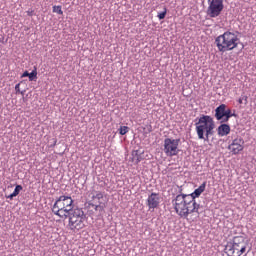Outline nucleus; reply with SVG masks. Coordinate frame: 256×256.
Listing matches in <instances>:
<instances>
[{"label":"nucleus","instance_id":"b1692460","mask_svg":"<svg viewBox=\"0 0 256 256\" xmlns=\"http://www.w3.org/2000/svg\"><path fill=\"white\" fill-rule=\"evenodd\" d=\"M119 131H120V135H127V133H129V127L128 126H121Z\"/></svg>","mask_w":256,"mask_h":256},{"label":"nucleus","instance_id":"5701e85b","mask_svg":"<svg viewBox=\"0 0 256 256\" xmlns=\"http://www.w3.org/2000/svg\"><path fill=\"white\" fill-rule=\"evenodd\" d=\"M166 16H167V8H164V11L159 12L157 15L160 21H162V19H165Z\"/></svg>","mask_w":256,"mask_h":256},{"label":"nucleus","instance_id":"a211bd4d","mask_svg":"<svg viewBox=\"0 0 256 256\" xmlns=\"http://www.w3.org/2000/svg\"><path fill=\"white\" fill-rule=\"evenodd\" d=\"M21 191H23V186H21L19 184L16 185L13 193L6 196V199H10V201H13V198L17 197V195H19V193H21Z\"/></svg>","mask_w":256,"mask_h":256},{"label":"nucleus","instance_id":"f257e3e1","mask_svg":"<svg viewBox=\"0 0 256 256\" xmlns=\"http://www.w3.org/2000/svg\"><path fill=\"white\" fill-rule=\"evenodd\" d=\"M215 45L220 53H227V51H233V49H237L239 45H241V49H245V45H243L241 40H239L237 34L231 31H226L216 37Z\"/></svg>","mask_w":256,"mask_h":256},{"label":"nucleus","instance_id":"f8f14e48","mask_svg":"<svg viewBox=\"0 0 256 256\" xmlns=\"http://www.w3.org/2000/svg\"><path fill=\"white\" fill-rule=\"evenodd\" d=\"M73 212V206L65 207V208H56L52 209V213H54L60 219H69L71 213Z\"/></svg>","mask_w":256,"mask_h":256},{"label":"nucleus","instance_id":"f03ea898","mask_svg":"<svg viewBox=\"0 0 256 256\" xmlns=\"http://www.w3.org/2000/svg\"><path fill=\"white\" fill-rule=\"evenodd\" d=\"M195 121L198 139L209 142V137L215 135V120L209 115L202 114Z\"/></svg>","mask_w":256,"mask_h":256},{"label":"nucleus","instance_id":"4468645a","mask_svg":"<svg viewBox=\"0 0 256 256\" xmlns=\"http://www.w3.org/2000/svg\"><path fill=\"white\" fill-rule=\"evenodd\" d=\"M217 133L219 137H226V135H229V133H231V126L223 122L220 126H218Z\"/></svg>","mask_w":256,"mask_h":256},{"label":"nucleus","instance_id":"a878e982","mask_svg":"<svg viewBox=\"0 0 256 256\" xmlns=\"http://www.w3.org/2000/svg\"><path fill=\"white\" fill-rule=\"evenodd\" d=\"M20 85H21L20 83L15 85V91L16 93H21V95H23L24 92H21V90L19 89Z\"/></svg>","mask_w":256,"mask_h":256},{"label":"nucleus","instance_id":"4be33fe9","mask_svg":"<svg viewBox=\"0 0 256 256\" xmlns=\"http://www.w3.org/2000/svg\"><path fill=\"white\" fill-rule=\"evenodd\" d=\"M248 97L247 96H241L238 100V103L240 105H247L249 103V101L247 100Z\"/></svg>","mask_w":256,"mask_h":256},{"label":"nucleus","instance_id":"c85d7f7f","mask_svg":"<svg viewBox=\"0 0 256 256\" xmlns=\"http://www.w3.org/2000/svg\"><path fill=\"white\" fill-rule=\"evenodd\" d=\"M53 144L52 145H50V147H55V145H57V139H53Z\"/></svg>","mask_w":256,"mask_h":256},{"label":"nucleus","instance_id":"0eeeda50","mask_svg":"<svg viewBox=\"0 0 256 256\" xmlns=\"http://www.w3.org/2000/svg\"><path fill=\"white\" fill-rule=\"evenodd\" d=\"M223 9H225L223 0H208V8L206 10L208 17H211L212 19L219 17L223 12Z\"/></svg>","mask_w":256,"mask_h":256},{"label":"nucleus","instance_id":"423d86ee","mask_svg":"<svg viewBox=\"0 0 256 256\" xmlns=\"http://www.w3.org/2000/svg\"><path fill=\"white\" fill-rule=\"evenodd\" d=\"M179 143L181 139L165 138L164 139V153L167 157H175L179 155Z\"/></svg>","mask_w":256,"mask_h":256},{"label":"nucleus","instance_id":"9d476101","mask_svg":"<svg viewBox=\"0 0 256 256\" xmlns=\"http://www.w3.org/2000/svg\"><path fill=\"white\" fill-rule=\"evenodd\" d=\"M243 145H245L243 138H235L228 146V150L231 151L232 155H239V153L244 149Z\"/></svg>","mask_w":256,"mask_h":256},{"label":"nucleus","instance_id":"20e7f679","mask_svg":"<svg viewBox=\"0 0 256 256\" xmlns=\"http://www.w3.org/2000/svg\"><path fill=\"white\" fill-rule=\"evenodd\" d=\"M178 195H176L172 199V206L174 207L175 212L179 217H183L185 213V208L187 207V198L189 197L187 194H183V188L177 186Z\"/></svg>","mask_w":256,"mask_h":256},{"label":"nucleus","instance_id":"1a4fd4ad","mask_svg":"<svg viewBox=\"0 0 256 256\" xmlns=\"http://www.w3.org/2000/svg\"><path fill=\"white\" fill-rule=\"evenodd\" d=\"M65 207H73L71 196H60L56 199L52 209H65Z\"/></svg>","mask_w":256,"mask_h":256},{"label":"nucleus","instance_id":"cd10ccee","mask_svg":"<svg viewBox=\"0 0 256 256\" xmlns=\"http://www.w3.org/2000/svg\"><path fill=\"white\" fill-rule=\"evenodd\" d=\"M21 77L23 78V77H29V71H25L22 75H21Z\"/></svg>","mask_w":256,"mask_h":256},{"label":"nucleus","instance_id":"7ed1b4c3","mask_svg":"<svg viewBox=\"0 0 256 256\" xmlns=\"http://www.w3.org/2000/svg\"><path fill=\"white\" fill-rule=\"evenodd\" d=\"M247 251V241L243 236H235L225 246V253L228 256H241Z\"/></svg>","mask_w":256,"mask_h":256},{"label":"nucleus","instance_id":"9b49d317","mask_svg":"<svg viewBox=\"0 0 256 256\" xmlns=\"http://www.w3.org/2000/svg\"><path fill=\"white\" fill-rule=\"evenodd\" d=\"M160 199L159 193L152 192L146 200L148 209H157V207H159Z\"/></svg>","mask_w":256,"mask_h":256},{"label":"nucleus","instance_id":"39448f33","mask_svg":"<svg viewBox=\"0 0 256 256\" xmlns=\"http://www.w3.org/2000/svg\"><path fill=\"white\" fill-rule=\"evenodd\" d=\"M69 227L70 229H83L85 227V224L83 221H85L86 216L85 212L81 208H73L72 212L69 216Z\"/></svg>","mask_w":256,"mask_h":256},{"label":"nucleus","instance_id":"6e6552de","mask_svg":"<svg viewBox=\"0 0 256 256\" xmlns=\"http://www.w3.org/2000/svg\"><path fill=\"white\" fill-rule=\"evenodd\" d=\"M201 207L200 204L197 203V201L192 198L191 196L187 197L186 201V208L184 210L183 218L187 219L191 213H198L199 214V208Z\"/></svg>","mask_w":256,"mask_h":256},{"label":"nucleus","instance_id":"393cba45","mask_svg":"<svg viewBox=\"0 0 256 256\" xmlns=\"http://www.w3.org/2000/svg\"><path fill=\"white\" fill-rule=\"evenodd\" d=\"M53 13H57L58 15H63V10L61 6H53Z\"/></svg>","mask_w":256,"mask_h":256},{"label":"nucleus","instance_id":"bb28decb","mask_svg":"<svg viewBox=\"0 0 256 256\" xmlns=\"http://www.w3.org/2000/svg\"><path fill=\"white\" fill-rule=\"evenodd\" d=\"M26 13L28 17H33V15H35V10H28Z\"/></svg>","mask_w":256,"mask_h":256},{"label":"nucleus","instance_id":"f3484780","mask_svg":"<svg viewBox=\"0 0 256 256\" xmlns=\"http://www.w3.org/2000/svg\"><path fill=\"white\" fill-rule=\"evenodd\" d=\"M90 207H94L95 211H98L99 215L105 213V208L107 207L106 202H100V204L90 203Z\"/></svg>","mask_w":256,"mask_h":256},{"label":"nucleus","instance_id":"ddd939ff","mask_svg":"<svg viewBox=\"0 0 256 256\" xmlns=\"http://www.w3.org/2000/svg\"><path fill=\"white\" fill-rule=\"evenodd\" d=\"M225 109H227V105H225V104H220L215 109L214 117H215L216 121H220V123H226V120H225Z\"/></svg>","mask_w":256,"mask_h":256},{"label":"nucleus","instance_id":"412c9836","mask_svg":"<svg viewBox=\"0 0 256 256\" xmlns=\"http://www.w3.org/2000/svg\"><path fill=\"white\" fill-rule=\"evenodd\" d=\"M29 81H37V66H34L31 73L28 75Z\"/></svg>","mask_w":256,"mask_h":256},{"label":"nucleus","instance_id":"2eb2a0df","mask_svg":"<svg viewBox=\"0 0 256 256\" xmlns=\"http://www.w3.org/2000/svg\"><path fill=\"white\" fill-rule=\"evenodd\" d=\"M205 187H207V182H203L197 189L194 190L191 194H187L188 197L192 199H197V197H201V193L205 191Z\"/></svg>","mask_w":256,"mask_h":256},{"label":"nucleus","instance_id":"aec40b11","mask_svg":"<svg viewBox=\"0 0 256 256\" xmlns=\"http://www.w3.org/2000/svg\"><path fill=\"white\" fill-rule=\"evenodd\" d=\"M231 117H237V114L233 113L231 111V109L227 108V106H226V108H225V120L224 121H226V123H227Z\"/></svg>","mask_w":256,"mask_h":256},{"label":"nucleus","instance_id":"6ab92c4d","mask_svg":"<svg viewBox=\"0 0 256 256\" xmlns=\"http://www.w3.org/2000/svg\"><path fill=\"white\" fill-rule=\"evenodd\" d=\"M132 157H133V160L136 161V164H139L141 163V161H143V156L141 155L139 150H134L132 152Z\"/></svg>","mask_w":256,"mask_h":256},{"label":"nucleus","instance_id":"dca6fc26","mask_svg":"<svg viewBox=\"0 0 256 256\" xmlns=\"http://www.w3.org/2000/svg\"><path fill=\"white\" fill-rule=\"evenodd\" d=\"M92 201L94 204H100V203H107L105 201V197L103 195V192L101 191H96L95 194L92 196Z\"/></svg>","mask_w":256,"mask_h":256}]
</instances>
